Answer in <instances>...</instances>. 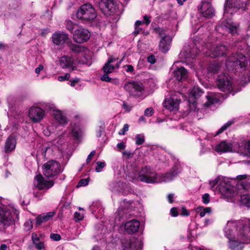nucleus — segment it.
I'll use <instances>...</instances> for the list:
<instances>
[{
    "mask_svg": "<svg viewBox=\"0 0 250 250\" xmlns=\"http://www.w3.org/2000/svg\"><path fill=\"white\" fill-rule=\"evenodd\" d=\"M215 149L218 152L237 151L250 158V140L240 143L224 141L217 145Z\"/></svg>",
    "mask_w": 250,
    "mask_h": 250,
    "instance_id": "1",
    "label": "nucleus"
},
{
    "mask_svg": "<svg viewBox=\"0 0 250 250\" xmlns=\"http://www.w3.org/2000/svg\"><path fill=\"white\" fill-rule=\"evenodd\" d=\"M240 229L242 233L245 231H250V219L244 218L238 221H229L224 229L225 236L231 239L237 236Z\"/></svg>",
    "mask_w": 250,
    "mask_h": 250,
    "instance_id": "2",
    "label": "nucleus"
},
{
    "mask_svg": "<svg viewBox=\"0 0 250 250\" xmlns=\"http://www.w3.org/2000/svg\"><path fill=\"white\" fill-rule=\"evenodd\" d=\"M209 184L212 188L217 185L220 193L226 198H231L236 194V187L232 186L230 181L227 178L218 177L215 180L210 181Z\"/></svg>",
    "mask_w": 250,
    "mask_h": 250,
    "instance_id": "3",
    "label": "nucleus"
},
{
    "mask_svg": "<svg viewBox=\"0 0 250 250\" xmlns=\"http://www.w3.org/2000/svg\"><path fill=\"white\" fill-rule=\"evenodd\" d=\"M129 177L131 178L132 181L138 180L147 184H153L159 182L158 174L156 171L149 166L143 167L139 173L132 176L130 174Z\"/></svg>",
    "mask_w": 250,
    "mask_h": 250,
    "instance_id": "4",
    "label": "nucleus"
},
{
    "mask_svg": "<svg viewBox=\"0 0 250 250\" xmlns=\"http://www.w3.org/2000/svg\"><path fill=\"white\" fill-rule=\"evenodd\" d=\"M69 48L71 51L78 54L76 56L77 64H85L88 66L91 65L92 53L87 48L76 44H71Z\"/></svg>",
    "mask_w": 250,
    "mask_h": 250,
    "instance_id": "5",
    "label": "nucleus"
},
{
    "mask_svg": "<svg viewBox=\"0 0 250 250\" xmlns=\"http://www.w3.org/2000/svg\"><path fill=\"white\" fill-rule=\"evenodd\" d=\"M250 0H226L224 14H232L241 10L244 11L250 6Z\"/></svg>",
    "mask_w": 250,
    "mask_h": 250,
    "instance_id": "6",
    "label": "nucleus"
},
{
    "mask_svg": "<svg viewBox=\"0 0 250 250\" xmlns=\"http://www.w3.org/2000/svg\"><path fill=\"white\" fill-rule=\"evenodd\" d=\"M247 64L246 57L243 53H240L229 56L226 61V66L229 71L235 70L237 71L238 69H244Z\"/></svg>",
    "mask_w": 250,
    "mask_h": 250,
    "instance_id": "7",
    "label": "nucleus"
},
{
    "mask_svg": "<svg viewBox=\"0 0 250 250\" xmlns=\"http://www.w3.org/2000/svg\"><path fill=\"white\" fill-rule=\"evenodd\" d=\"M242 233L240 229L235 237L228 239L229 248L232 250H240L244 246V244L250 243V231H245Z\"/></svg>",
    "mask_w": 250,
    "mask_h": 250,
    "instance_id": "8",
    "label": "nucleus"
},
{
    "mask_svg": "<svg viewBox=\"0 0 250 250\" xmlns=\"http://www.w3.org/2000/svg\"><path fill=\"white\" fill-rule=\"evenodd\" d=\"M216 84L220 90L232 95L240 90L239 89L236 90L232 86L231 78L227 73H222L218 76Z\"/></svg>",
    "mask_w": 250,
    "mask_h": 250,
    "instance_id": "9",
    "label": "nucleus"
},
{
    "mask_svg": "<svg viewBox=\"0 0 250 250\" xmlns=\"http://www.w3.org/2000/svg\"><path fill=\"white\" fill-rule=\"evenodd\" d=\"M97 17V14L92 5L89 3L82 5L78 10L77 17L86 21H92Z\"/></svg>",
    "mask_w": 250,
    "mask_h": 250,
    "instance_id": "10",
    "label": "nucleus"
},
{
    "mask_svg": "<svg viewBox=\"0 0 250 250\" xmlns=\"http://www.w3.org/2000/svg\"><path fill=\"white\" fill-rule=\"evenodd\" d=\"M207 46L209 48L208 51L206 52V54L212 58L225 56L229 51L227 43H225L216 44L215 45H213L211 46L210 45H207Z\"/></svg>",
    "mask_w": 250,
    "mask_h": 250,
    "instance_id": "11",
    "label": "nucleus"
},
{
    "mask_svg": "<svg viewBox=\"0 0 250 250\" xmlns=\"http://www.w3.org/2000/svg\"><path fill=\"white\" fill-rule=\"evenodd\" d=\"M42 168L44 175L48 178L53 177L61 172L60 164L55 160L46 162Z\"/></svg>",
    "mask_w": 250,
    "mask_h": 250,
    "instance_id": "12",
    "label": "nucleus"
},
{
    "mask_svg": "<svg viewBox=\"0 0 250 250\" xmlns=\"http://www.w3.org/2000/svg\"><path fill=\"white\" fill-rule=\"evenodd\" d=\"M124 88L130 96L139 97L143 94V86L139 82L131 81L125 83Z\"/></svg>",
    "mask_w": 250,
    "mask_h": 250,
    "instance_id": "13",
    "label": "nucleus"
},
{
    "mask_svg": "<svg viewBox=\"0 0 250 250\" xmlns=\"http://www.w3.org/2000/svg\"><path fill=\"white\" fill-rule=\"evenodd\" d=\"M155 31L160 37H162L159 43V49L164 53H167L169 49L170 43L172 41V38L168 35H166L165 30L160 28H156Z\"/></svg>",
    "mask_w": 250,
    "mask_h": 250,
    "instance_id": "14",
    "label": "nucleus"
},
{
    "mask_svg": "<svg viewBox=\"0 0 250 250\" xmlns=\"http://www.w3.org/2000/svg\"><path fill=\"white\" fill-rule=\"evenodd\" d=\"M198 13L200 16L206 19H210L214 16L215 11L210 2L202 1L197 7Z\"/></svg>",
    "mask_w": 250,
    "mask_h": 250,
    "instance_id": "15",
    "label": "nucleus"
},
{
    "mask_svg": "<svg viewBox=\"0 0 250 250\" xmlns=\"http://www.w3.org/2000/svg\"><path fill=\"white\" fill-rule=\"evenodd\" d=\"M99 7L105 15L113 14L118 9V3L114 0H101L99 3Z\"/></svg>",
    "mask_w": 250,
    "mask_h": 250,
    "instance_id": "16",
    "label": "nucleus"
},
{
    "mask_svg": "<svg viewBox=\"0 0 250 250\" xmlns=\"http://www.w3.org/2000/svg\"><path fill=\"white\" fill-rule=\"evenodd\" d=\"M116 60L117 59L116 58L113 57H110L105 63L103 67L104 74L101 77V80L102 81L105 82H112V79L110 78L108 74L113 72L115 69V66L111 63L115 62Z\"/></svg>",
    "mask_w": 250,
    "mask_h": 250,
    "instance_id": "17",
    "label": "nucleus"
},
{
    "mask_svg": "<svg viewBox=\"0 0 250 250\" xmlns=\"http://www.w3.org/2000/svg\"><path fill=\"white\" fill-rule=\"evenodd\" d=\"M28 116L34 123H39L45 116V110L40 106H33L29 109Z\"/></svg>",
    "mask_w": 250,
    "mask_h": 250,
    "instance_id": "18",
    "label": "nucleus"
},
{
    "mask_svg": "<svg viewBox=\"0 0 250 250\" xmlns=\"http://www.w3.org/2000/svg\"><path fill=\"white\" fill-rule=\"evenodd\" d=\"M90 34L89 31L84 28L76 29L73 34V40L78 43H83L89 39Z\"/></svg>",
    "mask_w": 250,
    "mask_h": 250,
    "instance_id": "19",
    "label": "nucleus"
},
{
    "mask_svg": "<svg viewBox=\"0 0 250 250\" xmlns=\"http://www.w3.org/2000/svg\"><path fill=\"white\" fill-rule=\"evenodd\" d=\"M53 180H45L41 174L37 175L34 180V185L39 189H48L53 186Z\"/></svg>",
    "mask_w": 250,
    "mask_h": 250,
    "instance_id": "20",
    "label": "nucleus"
},
{
    "mask_svg": "<svg viewBox=\"0 0 250 250\" xmlns=\"http://www.w3.org/2000/svg\"><path fill=\"white\" fill-rule=\"evenodd\" d=\"M180 102V99L179 98L176 96H173L165 100L164 105L166 109L170 111H176L179 109Z\"/></svg>",
    "mask_w": 250,
    "mask_h": 250,
    "instance_id": "21",
    "label": "nucleus"
},
{
    "mask_svg": "<svg viewBox=\"0 0 250 250\" xmlns=\"http://www.w3.org/2000/svg\"><path fill=\"white\" fill-rule=\"evenodd\" d=\"M180 62H175L172 66V69H174L173 74L174 77L178 81H182L187 79L188 78V71L183 66L178 67L177 64Z\"/></svg>",
    "mask_w": 250,
    "mask_h": 250,
    "instance_id": "22",
    "label": "nucleus"
},
{
    "mask_svg": "<svg viewBox=\"0 0 250 250\" xmlns=\"http://www.w3.org/2000/svg\"><path fill=\"white\" fill-rule=\"evenodd\" d=\"M60 62L63 68H68L71 71L76 69L77 66L75 65L77 64L76 60L74 61L71 57L63 56L61 58Z\"/></svg>",
    "mask_w": 250,
    "mask_h": 250,
    "instance_id": "23",
    "label": "nucleus"
},
{
    "mask_svg": "<svg viewBox=\"0 0 250 250\" xmlns=\"http://www.w3.org/2000/svg\"><path fill=\"white\" fill-rule=\"evenodd\" d=\"M241 188L248 193L243 194L241 196V201L242 204L247 206H250V184L247 182H243L240 185Z\"/></svg>",
    "mask_w": 250,
    "mask_h": 250,
    "instance_id": "24",
    "label": "nucleus"
},
{
    "mask_svg": "<svg viewBox=\"0 0 250 250\" xmlns=\"http://www.w3.org/2000/svg\"><path fill=\"white\" fill-rule=\"evenodd\" d=\"M52 41L56 45H62L68 40V35L63 32L58 31L52 34Z\"/></svg>",
    "mask_w": 250,
    "mask_h": 250,
    "instance_id": "25",
    "label": "nucleus"
},
{
    "mask_svg": "<svg viewBox=\"0 0 250 250\" xmlns=\"http://www.w3.org/2000/svg\"><path fill=\"white\" fill-rule=\"evenodd\" d=\"M17 144V137L15 135H11L6 139L4 145V151L6 153H10L15 150Z\"/></svg>",
    "mask_w": 250,
    "mask_h": 250,
    "instance_id": "26",
    "label": "nucleus"
},
{
    "mask_svg": "<svg viewBox=\"0 0 250 250\" xmlns=\"http://www.w3.org/2000/svg\"><path fill=\"white\" fill-rule=\"evenodd\" d=\"M89 209L96 218H101L104 215V208L100 202H93L89 207Z\"/></svg>",
    "mask_w": 250,
    "mask_h": 250,
    "instance_id": "27",
    "label": "nucleus"
},
{
    "mask_svg": "<svg viewBox=\"0 0 250 250\" xmlns=\"http://www.w3.org/2000/svg\"><path fill=\"white\" fill-rule=\"evenodd\" d=\"M199 52V50L197 47L193 45L192 48H184L181 51L180 55L182 57H184L185 59H191L194 60L196 55Z\"/></svg>",
    "mask_w": 250,
    "mask_h": 250,
    "instance_id": "28",
    "label": "nucleus"
},
{
    "mask_svg": "<svg viewBox=\"0 0 250 250\" xmlns=\"http://www.w3.org/2000/svg\"><path fill=\"white\" fill-rule=\"evenodd\" d=\"M139 227L140 222L136 219L129 221L125 224V229L129 234L136 232L138 230Z\"/></svg>",
    "mask_w": 250,
    "mask_h": 250,
    "instance_id": "29",
    "label": "nucleus"
},
{
    "mask_svg": "<svg viewBox=\"0 0 250 250\" xmlns=\"http://www.w3.org/2000/svg\"><path fill=\"white\" fill-rule=\"evenodd\" d=\"M221 27L223 30L234 35L237 33L238 25L236 23L228 21L222 23Z\"/></svg>",
    "mask_w": 250,
    "mask_h": 250,
    "instance_id": "30",
    "label": "nucleus"
},
{
    "mask_svg": "<svg viewBox=\"0 0 250 250\" xmlns=\"http://www.w3.org/2000/svg\"><path fill=\"white\" fill-rule=\"evenodd\" d=\"M53 116L55 120L60 125H64L67 123V119L62 111L56 109L54 111Z\"/></svg>",
    "mask_w": 250,
    "mask_h": 250,
    "instance_id": "31",
    "label": "nucleus"
},
{
    "mask_svg": "<svg viewBox=\"0 0 250 250\" xmlns=\"http://www.w3.org/2000/svg\"><path fill=\"white\" fill-rule=\"evenodd\" d=\"M180 171L179 167L178 166H174L170 172L165 174L164 176V181L168 182L172 180L178 175Z\"/></svg>",
    "mask_w": 250,
    "mask_h": 250,
    "instance_id": "32",
    "label": "nucleus"
},
{
    "mask_svg": "<svg viewBox=\"0 0 250 250\" xmlns=\"http://www.w3.org/2000/svg\"><path fill=\"white\" fill-rule=\"evenodd\" d=\"M54 215L55 212L54 211L41 214L37 218L36 224L37 225H40L42 223L46 222L51 219Z\"/></svg>",
    "mask_w": 250,
    "mask_h": 250,
    "instance_id": "33",
    "label": "nucleus"
},
{
    "mask_svg": "<svg viewBox=\"0 0 250 250\" xmlns=\"http://www.w3.org/2000/svg\"><path fill=\"white\" fill-rule=\"evenodd\" d=\"M31 239L35 248L37 250H42L44 249V243L40 241V237L36 233L34 232L32 234Z\"/></svg>",
    "mask_w": 250,
    "mask_h": 250,
    "instance_id": "34",
    "label": "nucleus"
},
{
    "mask_svg": "<svg viewBox=\"0 0 250 250\" xmlns=\"http://www.w3.org/2000/svg\"><path fill=\"white\" fill-rule=\"evenodd\" d=\"M126 242L127 246H125V249H128L129 250H141L142 247L141 241L133 239Z\"/></svg>",
    "mask_w": 250,
    "mask_h": 250,
    "instance_id": "35",
    "label": "nucleus"
},
{
    "mask_svg": "<svg viewBox=\"0 0 250 250\" xmlns=\"http://www.w3.org/2000/svg\"><path fill=\"white\" fill-rule=\"evenodd\" d=\"M38 105L42 107V109L45 110V112L53 111L54 112L56 109V105L52 102H42L39 103Z\"/></svg>",
    "mask_w": 250,
    "mask_h": 250,
    "instance_id": "36",
    "label": "nucleus"
},
{
    "mask_svg": "<svg viewBox=\"0 0 250 250\" xmlns=\"http://www.w3.org/2000/svg\"><path fill=\"white\" fill-rule=\"evenodd\" d=\"M220 68V64L218 62L214 61L208 64L207 67V70L208 74L214 75L218 72Z\"/></svg>",
    "mask_w": 250,
    "mask_h": 250,
    "instance_id": "37",
    "label": "nucleus"
},
{
    "mask_svg": "<svg viewBox=\"0 0 250 250\" xmlns=\"http://www.w3.org/2000/svg\"><path fill=\"white\" fill-rule=\"evenodd\" d=\"M207 102L204 104L205 106L208 107L211 104L217 103L219 102V100L216 95L214 93H210L206 96Z\"/></svg>",
    "mask_w": 250,
    "mask_h": 250,
    "instance_id": "38",
    "label": "nucleus"
},
{
    "mask_svg": "<svg viewBox=\"0 0 250 250\" xmlns=\"http://www.w3.org/2000/svg\"><path fill=\"white\" fill-rule=\"evenodd\" d=\"M132 201H126V200H124L121 202V208H120L117 211L116 213L120 216L124 212V210L125 209L127 210L130 208L132 206Z\"/></svg>",
    "mask_w": 250,
    "mask_h": 250,
    "instance_id": "39",
    "label": "nucleus"
},
{
    "mask_svg": "<svg viewBox=\"0 0 250 250\" xmlns=\"http://www.w3.org/2000/svg\"><path fill=\"white\" fill-rule=\"evenodd\" d=\"M196 211L197 213L199 214L201 217H204L207 214H210L212 211V209L210 207H198Z\"/></svg>",
    "mask_w": 250,
    "mask_h": 250,
    "instance_id": "40",
    "label": "nucleus"
},
{
    "mask_svg": "<svg viewBox=\"0 0 250 250\" xmlns=\"http://www.w3.org/2000/svg\"><path fill=\"white\" fill-rule=\"evenodd\" d=\"M71 134L76 139H79L82 134V130L77 125H74L72 128Z\"/></svg>",
    "mask_w": 250,
    "mask_h": 250,
    "instance_id": "41",
    "label": "nucleus"
},
{
    "mask_svg": "<svg viewBox=\"0 0 250 250\" xmlns=\"http://www.w3.org/2000/svg\"><path fill=\"white\" fill-rule=\"evenodd\" d=\"M235 120L234 119L227 122L220 129H218V130L214 135V136H216L217 135L222 133L223 131L226 130L228 127H229L231 125L235 123Z\"/></svg>",
    "mask_w": 250,
    "mask_h": 250,
    "instance_id": "42",
    "label": "nucleus"
},
{
    "mask_svg": "<svg viewBox=\"0 0 250 250\" xmlns=\"http://www.w3.org/2000/svg\"><path fill=\"white\" fill-rule=\"evenodd\" d=\"M203 92L199 87L194 86L192 90L191 93L195 99H198L203 94Z\"/></svg>",
    "mask_w": 250,
    "mask_h": 250,
    "instance_id": "43",
    "label": "nucleus"
},
{
    "mask_svg": "<svg viewBox=\"0 0 250 250\" xmlns=\"http://www.w3.org/2000/svg\"><path fill=\"white\" fill-rule=\"evenodd\" d=\"M105 125L103 123H101L100 125L97 128L96 136L99 138L101 136L102 133L104 131Z\"/></svg>",
    "mask_w": 250,
    "mask_h": 250,
    "instance_id": "44",
    "label": "nucleus"
},
{
    "mask_svg": "<svg viewBox=\"0 0 250 250\" xmlns=\"http://www.w3.org/2000/svg\"><path fill=\"white\" fill-rule=\"evenodd\" d=\"M135 138L137 145H141L145 142V136L143 134H137Z\"/></svg>",
    "mask_w": 250,
    "mask_h": 250,
    "instance_id": "45",
    "label": "nucleus"
},
{
    "mask_svg": "<svg viewBox=\"0 0 250 250\" xmlns=\"http://www.w3.org/2000/svg\"><path fill=\"white\" fill-rule=\"evenodd\" d=\"M99 228L101 229L102 232H98L97 235L96 236L97 240L104 238V235L105 234L106 230V229L104 226H101V227H99Z\"/></svg>",
    "mask_w": 250,
    "mask_h": 250,
    "instance_id": "46",
    "label": "nucleus"
},
{
    "mask_svg": "<svg viewBox=\"0 0 250 250\" xmlns=\"http://www.w3.org/2000/svg\"><path fill=\"white\" fill-rule=\"evenodd\" d=\"M96 164L97 167L95 168L96 171L97 172L102 171L103 168L105 167V163L104 162L98 161Z\"/></svg>",
    "mask_w": 250,
    "mask_h": 250,
    "instance_id": "47",
    "label": "nucleus"
},
{
    "mask_svg": "<svg viewBox=\"0 0 250 250\" xmlns=\"http://www.w3.org/2000/svg\"><path fill=\"white\" fill-rule=\"evenodd\" d=\"M24 230L29 231L33 228L32 221L30 219L26 221L24 224Z\"/></svg>",
    "mask_w": 250,
    "mask_h": 250,
    "instance_id": "48",
    "label": "nucleus"
},
{
    "mask_svg": "<svg viewBox=\"0 0 250 250\" xmlns=\"http://www.w3.org/2000/svg\"><path fill=\"white\" fill-rule=\"evenodd\" d=\"M66 28L67 30L72 32L75 28V24L70 20L66 21Z\"/></svg>",
    "mask_w": 250,
    "mask_h": 250,
    "instance_id": "49",
    "label": "nucleus"
},
{
    "mask_svg": "<svg viewBox=\"0 0 250 250\" xmlns=\"http://www.w3.org/2000/svg\"><path fill=\"white\" fill-rule=\"evenodd\" d=\"M202 201L205 204H208L209 202L210 197L208 193H205L202 196Z\"/></svg>",
    "mask_w": 250,
    "mask_h": 250,
    "instance_id": "50",
    "label": "nucleus"
},
{
    "mask_svg": "<svg viewBox=\"0 0 250 250\" xmlns=\"http://www.w3.org/2000/svg\"><path fill=\"white\" fill-rule=\"evenodd\" d=\"M89 183V179H81L79 183L78 186L79 187H82V186H85L88 184Z\"/></svg>",
    "mask_w": 250,
    "mask_h": 250,
    "instance_id": "51",
    "label": "nucleus"
},
{
    "mask_svg": "<svg viewBox=\"0 0 250 250\" xmlns=\"http://www.w3.org/2000/svg\"><path fill=\"white\" fill-rule=\"evenodd\" d=\"M70 77V74L69 73H66L64 76H60L58 77V80L61 82L67 81Z\"/></svg>",
    "mask_w": 250,
    "mask_h": 250,
    "instance_id": "52",
    "label": "nucleus"
},
{
    "mask_svg": "<svg viewBox=\"0 0 250 250\" xmlns=\"http://www.w3.org/2000/svg\"><path fill=\"white\" fill-rule=\"evenodd\" d=\"M153 110L152 108H147L145 110L144 115L147 117H150L153 114Z\"/></svg>",
    "mask_w": 250,
    "mask_h": 250,
    "instance_id": "53",
    "label": "nucleus"
},
{
    "mask_svg": "<svg viewBox=\"0 0 250 250\" xmlns=\"http://www.w3.org/2000/svg\"><path fill=\"white\" fill-rule=\"evenodd\" d=\"M250 81V77L249 76L248 77H246L245 76H244V79H242L240 80L239 83L244 86L245 84H246L248 83H249Z\"/></svg>",
    "mask_w": 250,
    "mask_h": 250,
    "instance_id": "54",
    "label": "nucleus"
},
{
    "mask_svg": "<svg viewBox=\"0 0 250 250\" xmlns=\"http://www.w3.org/2000/svg\"><path fill=\"white\" fill-rule=\"evenodd\" d=\"M84 217V215L83 213H81L78 212H75L74 214V218L76 221L82 220Z\"/></svg>",
    "mask_w": 250,
    "mask_h": 250,
    "instance_id": "55",
    "label": "nucleus"
},
{
    "mask_svg": "<svg viewBox=\"0 0 250 250\" xmlns=\"http://www.w3.org/2000/svg\"><path fill=\"white\" fill-rule=\"evenodd\" d=\"M129 126L128 124L124 125L123 128L120 130L119 134L120 135H124L125 133L128 130Z\"/></svg>",
    "mask_w": 250,
    "mask_h": 250,
    "instance_id": "56",
    "label": "nucleus"
},
{
    "mask_svg": "<svg viewBox=\"0 0 250 250\" xmlns=\"http://www.w3.org/2000/svg\"><path fill=\"white\" fill-rule=\"evenodd\" d=\"M148 62L151 64H154L156 62V58L153 55H150L147 58Z\"/></svg>",
    "mask_w": 250,
    "mask_h": 250,
    "instance_id": "57",
    "label": "nucleus"
},
{
    "mask_svg": "<svg viewBox=\"0 0 250 250\" xmlns=\"http://www.w3.org/2000/svg\"><path fill=\"white\" fill-rule=\"evenodd\" d=\"M122 107L124 108L125 111L129 112L131 110L132 106L130 105L127 104L125 102H123Z\"/></svg>",
    "mask_w": 250,
    "mask_h": 250,
    "instance_id": "58",
    "label": "nucleus"
},
{
    "mask_svg": "<svg viewBox=\"0 0 250 250\" xmlns=\"http://www.w3.org/2000/svg\"><path fill=\"white\" fill-rule=\"evenodd\" d=\"M50 238L55 241H59L61 239V236L58 234L51 233Z\"/></svg>",
    "mask_w": 250,
    "mask_h": 250,
    "instance_id": "59",
    "label": "nucleus"
},
{
    "mask_svg": "<svg viewBox=\"0 0 250 250\" xmlns=\"http://www.w3.org/2000/svg\"><path fill=\"white\" fill-rule=\"evenodd\" d=\"M180 215L182 216H188L189 215V213L185 207H182Z\"/></svg>",
    "mask_w": 250,
    "mask_h": 250,
    "instance_id": "60",
    "label": "nucleus"
},
{
    "mask_svg": "<svg viewBox=\"0 0 250 250\" xmlns=\"http://www.w3.org/2000/svg\"><path fill=\"white\" fill-rule=\"evenodd\" d=\"M170 214L173 217H176L178 215V212L176 208H172L170 209Z\"/></svg>",
    "mask_w": 250,
    "mask_h": 250,
    "instance_id": "61",
    "label": "nucleus"
},
{
    "mask_svg": "<svg viewBox=\"0 0 250 250\" xmlns=\"http://www.w3.org/2000/svg\"><path fill=\"white\" fill-rule=\"evenodd\" d=\"M143 21H144V23L147 25L151 22L150 17L147 15H145L144 16V20Z\"/></svg>",
    "mask_w": 250,
    "mask_h": 250,
    "instance_id": "62",
    "label": "nucleus"
},
{
    "mask_svg": "<svg viewBox=\"0 0 250 250\" xmlns=\"http://www.w3.org/2000/svg\"><path fill=\"white\" fill-rule=\"evenodd\" d=\"M95 154V151L93 150L87 156V159H86V163H88L90 160H91L92 157Z\"/></svg>",
    "mask_w": 250,
    "mask_h": 250,
    "instance_id": "63",
    "label": "nucleus"
},
{
    "mask_svg": "<svg viewBox=\"0 0 250 250\" xmlns=\"http://www.w3.org/2000/svg\"><path fill=\"white\" fill-rule=\"evenodd\" d=\"M142 31V28L139 26H135V30L133 32V34L135 36H137Z\"/></svg>",
    "mask_w": 250,
    "mask_h": 250,
    "instance_id": "64",
    "label": "nucleus"
}]
</instances>
